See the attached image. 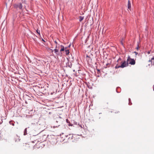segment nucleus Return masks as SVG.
I'll list each match as a JSON object with an SVG mask.
<instances>
[{
    "instance_id": "25",
    "label": "nucleus",
    "mask_w": 154,
    "mask_h": 154,
    "mask_svg": "<svg viewBox=\"0 0 154 154\" xmlns=\"http://www.w3.org/2000/svg\"><path fill=\"white\" fill-rule=\"evenodd\" d=\"M86 58H87V57H88V55H86Z\"/></svg>"
},
{
    "instance_id": "13",
    "label": "nucleus",
    "mask_w": 154,
    "mask_h": 154,
    "mask_svg": "<svg viewBox=\"0 0 154 154\" xmlns=\"http://www.w3.org/2000/svg\"><path fill=\"white\" fill-rule=\"evenodd\" d=\"M27 128H26L24 130V134H23V135H26L27 134Z\"/></svg>"
},
{
    "instance_id": "8",
    "label": "nucleus",
    "mask_w": 154,
    "mask_h": 154,
    "mask_svg": "<svg viewBox=\"0 0 154 154\" xmlns=\"http://www.w3.org/2000/svg\"><path fill=\"white\" fill-rule=\"evenodd\" d=\"M131 8V4L130 1L129 0L128 1V9L130 10Z\"/></svg>"
},
{
    "instance_id": "10",
    "label": "nucleus",
    "mask_w": 154,
    "mask_h": 154,
    "mask_svg": "<svg viewBox=\"0 0 154 154\" xmlns=\"http://www.w3.org/2000/svg\"><path fill=\"white\" fill-rule=\"evenodd\" d=\"M66 122L68 124V125L69 126H72V124H71L70 122L69 121L68 119H66Z\"/></svg>"
},
{
    "instance_id": "7",
    "label": "nucleus",
    "mask_w": 154,
    "mask_h": 154,
    "mask_svg": "<svg viewBox=\"0 0 154 154\" xmlns=\"http://www.w3.org/2000/svg\"><path fill=\"white\" fill-rule=\"evenodd\" d=\"M67 66H68L70 68H71L72 66V64L70 62L68 61L67 63H66Z\"/></svg>"
},
{
    "instance_id": "29",
    "label": "nucleus",
    "mask_w": 154,
    "mask_h": 154,
    "mask_svg": "<svg viewBox=\"0 0 154 154\" xmlns=\"http://www.w3.org/2000/svg\"><path fill=\"white\" fill-rule=\"evenodd\" d=\"M108 64H109L108 63L106 64V66H107Z\"/></svg>"
},
{
    "instance_id": "18",
    "label": "nucleus",
    "mask_w": 154,
    "mask_h": 154,
    "mask_svg": "<svg viewBox=\"0 0 154 154\" xmlns=\"http://www.w3.org/2000/svg\"><path fill=\"white\" fill-rule=\"evenodd\" d=\"M152 60H151H151H149L148 61L149 62H151V65H152Z\"/></svg>"
},
{
    "instance_id": "14",
    "label": "nucleus",
    "mask_w": 154,
    "mask_h": 154,
    "mask_svg": "<svg viewBox=\"0 0 154 154\" xmlns=\"http://www.w3.org/2000/svg\"><path fill=\"white\" fill-rule=\"evenodd\" d=\"M84 18V17H83L81 16H80L79 17V21L80 22L82 20H83Z\"/></svg>"
},
{
    "instance_id": "5",
    "label": "nucleus",
    "mask_w": 154,
    "mask_h": 154,
    "mask_svg": "<svg viewBox=\"0 0 154 154\" xmlns=\"http://www.w3.org/2000/svg\"><path fill=\"white\" fill-rule=\"evenodd\" d=\"M59 48H55L54 50L55 53L58 55L61 56V55L62 53H61L59 52Z\"/></svg>"
},
{
    "instance_id": "11",
    "label": "nucleus",
    "mask_w": 154,
    "mask_h": 154,
    "mask_svg": "<svg viewBox=\"0 0 154 154\" xmlns=\"http://www.w3.org/2000/svg\"><path fill=\"white\" fill-rule=\"evenodd\" d=\"M9 123L10 125H12L13 126L14 125V122L13 121H11L9 122Z\"/></svg>"
},
{
    "instance_id": "31",
    "label": "nucleus",
    "mask_w": 154,
    "mask_h": 154,
    "mask_svg": "<svg viewBox=\"0 0 154 154\" xmlns=\"http://www.w3.org/2000/svg\"><path fill=\"white\" fill-rule=\"evenodd\" d=\"M153 65L154 66V62H153Z\"/></svg>"
},
{
    "instance_id": "19",
    "label": "nucleus",
    "mask_w": 154,
    "mask_h": 154,
    "mask_svg": "<svg viewBox=\"0 0 154 154\" xmlns=\"http://www.w3.org/2000/svg\"><path fill=\"white\" fill-rule=\"evenodd\" d=\"M121 60H121V58H119L118 59V60H117V62H119L120 61H121Z\"/></svg>"
},
{
    "instance_id": "2",
    "label": "nucleus",
    "mask_w": 154,
    "mask_h": 154,
    "mask_svg": "<svg viewBox=\"0 0 154 154\" xmlns=\"http://www.w3.org/2000/svg\"><path fill=\"white\" fill-rule=\"evenodd\" d=\"M127 62L131 65H134L135 64V61L134 59L131 58L129 56L128 57Z\"/></svg>"
},
{
    "instance_id": "15",
    "label": "nucleus",
    "mask_w": 154,
    "mask_h": 154,
    "mask_svg": "<svg viewBox=\"0 0 154 154\" xmlns=\"http://www.w3.org/2000/svg\"><path fill=\"white\" fill-rule=\"evenodd\" d=\"M128 100H129V103H128L129 105H131L132 104V103L131 102V101L130 98H129Z\"/></svg>"
},
{
    "instance_id": "26",
    "label": "nucleus",
    "mask_w": 154,
    "mask_h": 154,
    "mask_svg": "<svg viewBox=\"0 0 154 154\" xmlns=\"http://www.w3.org/2000/svg\"><path fill=\"white\" fill-rule=\"evenodd\" d=\"M97 70L98 71V72H100V70L99 69H97Z\"/></svg>"
},
{
    "instance_id": "23",
    "label": "nucleus",
    "mask_w": 154,
    "mask_h": 154,
    "mask_svg": "<svg viewBox=\"0 0 154 154\" xmlns=\"http://www.w3.org/2000/svg\"><path fill=\"white\" fill-rule=\"evenodd\" d=\"M54 43L56 44H57V41H54Z\"/></svg>"
},
{
    "instance_id": "32",
    "label": "nucleus",
    "mask_w": 154,
    "mask_h": 154,
    "mask_svg": "<svg viewBox=\"0 0 154 154\" xmlns=\"http://www.w3.org/2000/svg\"><path fill=\"white\" fill-rule=\"evenodd\" d=\"M153 90L154 91V87L153 88Z\"/></svg>"
},
{
    "instance_id": "20",
    "label": "nucleus",
    "mask_w": 154,
    "mask_h": 154,
    "mask_svg": "<svg viewBox=\"0 0 154 154\" xmlns=\"http://www.w3.org/2000/svg\"><path fill=\"white\" fill-rule=\"evenodd\" d=\"M37 32L38 33L39 35L40 34V31L39 30H36Z\"/></svg>"
},
{
    "instance_id": "28",
    "label": "nucleus",
    "mask_w": 154,
    "mask_h": 154,
    "mask_svg": "<svg viewBox=\"0 0 154 154\" xmlns=\"http://www.w3.org/2000/svg\"><path fill=\"white\" fill-rule=\"evenodd\" d=\"M53 50H52V52H53Z\"/></svg>"
},
{
    "instance_id": "1",
    "label": "nucleus",
    "mask_w": 154,
    "mask_h": 154,
    "mask_svg": "<svg viewBox=\"0 0 154 154\" xmlns=\"http://www.w3.org/2000/svg\"><path fill=\"white\" fill-rule=\"evenodd\" d=\"M120 63H121V65H119L118 64H117L115 67V68L116 69H118L120 67L123 68L128 66V62H127V63L125 61H124L123 62L121 61Z\"/></svg>"
},
{
    "instance_id": "24",
    "label": "nucleus",
    "mask_w": 154,
    "mask_h": 154,
    "mask_svg": "<svg viewBox=\"0 0 154 154\" xmlns=\"http://www.w3.org/2000/svg\"><path fill=\"white\" fill-rule=\"evenodd\" d=\"M154 60V56H153L152 58H151V60Z\"/></svg>"
},
{
    "instance_id": "16",
    "label": "nucleus",
    "mask_w": 154,
    "mask_h": 154,
    "mask_svg": "<svg viewBox=\"0 0 154 154\" xmlns=\"http://www.w3.org/2000/svg\"><path fill=\"white\" fill-rule=\"evenodd\" d=\"M60 46V45L59 44H56V45L55 48H59V49Z\"/></svg>"
},
{
    "instance_id": "17",
    "label": "nucleus",
    "mask_w": 154,
    "mask_h": 154,
    "mask_svg": "<svg viewBox=\"0 0 154 154\" xmlns=\"http://www.w3.org/2000/svg\"><path fill=\"white\" fill-rule=\"evenodd\" d=\"M139 44H138V43L137 44V47L136 48V49L137 50H138L139 49Z\"/></svg>"
},
{
    "instance_id": "27",
    "label": "nucleus",
    "mask_w": 154,
    "mask_h": 154,
    "mask_svg": "<svg viewBox=\"0 0 154 154\" xmlns=\"http://www.w3.org/2000/svg\"><path fill=\"white\" fill-rule=\"evenodd\" d=\"M42 41L44 42H45V40L43 39H42Z\"/></svg>"
},
{
    "instance_id": "22",
    "label": "nucleus",
    "mask_w": 154,
    "mask_h": 154,
    "mask_svg": "<svg viewBox=\"0 0 154 154\" xmlns=\"http://www.w3.org/2000/svg\"><path fill=\"white\" fill-rule=\"evenodd\" d=\"M150 51H148V52H147L148 54H150Z\"/></svg>"
},
{
    "instance_id": "30",
    "label": "nucleus",
    "mask_w": 154,
    "mask_h": 154,
    "mask_svg": "<svg viewBox=\"0 0 154 154\" xmlns=\"http://www.w3.org/2000/svg\"><path fill=\"white\" fill-rule=\"evenodd\" d=\"M148 66H150V65L149 64L148 65Z\"/></svg>"
},
{
    "instance_id": "9",
    "label": "nucleus",
    "mask_w": 154,
    "mask_h": 154,
    "mask_svg": "<svg viewBox=\"0 0 154 154\" xmlns=\"http://www.w3.org/2000/svg\"><path fill=\"white\" fill-rule=\"evenodd\" d=\"M60 46L61 48V49L60 50V51L61 52V51H63L64 50V47L62 45H60Z\"/></svg>"
},
{
    "instance_id": "4",
    "label": "nucleus",
    "mask_w": 154,
    "mask_h": 154,
    "mask_svg": "<svg viewBox=\"0 0 154 154\" xmlns=\"http://www.w3.org/2000/svg\"><path fill=\"white\" fill-rule=\"evenodd\" d=\"M14 7L16 9H22L23 8L22 4L19 3L17 4H15L14 5Z\"/></svg>"
},
{
    "instance_id": "3",
    "label": "nucleus",
    "mask_w": 154,
    "mask_h": 154,
    "mask_svg": "<svg viewBox=\"0 0 154 154\" xmlns=\"http://www.w3.org/2000/svg\"><path fill=\"white\" fill-rule=\"evenodd\" d=\"M76 137V136L75 135H73L71 134H69V135H67L66 136V137L67 138L68 140H72V141H74L75 139H76V137Z\"/></svg>"
},
{
    "instance_id": "12",
    "label": "nucleus",
    "mask_w": 154,
    "mask_h": 154,
    "mask_svg": "<svg viewBox=\"0 0 154 154\" xmlns=\"http://www.w3.org/2000/svg\"><path fill=\"white\" fill-rule=\"evenodd\" d=\"M65 53L66 55H68L69 53V50H65Z\"/></svg>"
},
{
    "instance_id": "6",
    "label": "nucleus",
    "mask_w": 154,
    "mask_h": 154,
    "mask_svg": "<svg viewBox=\"0 0 154 154\" xmlns=\"http://www.w3.org/2000/svg\"><path fill=\"white\" fill-rule=\"evenodd\" d=\"M50 142L53 144L56 143V139L55 138H54L53 139H50Z\"/></svg>"
},
{
    "instance_id": "21",
    "label": "nucleus",
    "mask_w": 154,
    "mask_h": 154,
    "mask_svg": "<svg viewBox=\"0 0 154 154\" xmlns=\"http://www.w3.org/2000/svg\"><path fill=\"white\" fill-rule=\"evenodd\" d=\"M133 53H135L136 55H137L138 54V53L136 51H134V52H133Z\"/></svg>"
}]
</instances>
